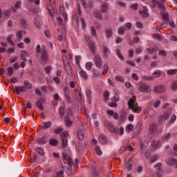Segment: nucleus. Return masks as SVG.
I'll use <instances>...</instances> for the list:
<instances>
[{
  "instance_id": "nucleus-1",
  "label": "nucleus",
  "mask_w": 177,
  "mask_h": 177,
  "mask_svg": "<svg viewBox=\"0 0 177 177\" xmlns=\"http://www.w3.org/2000/svg\"><path fill=\"white\" fill-rule=\"evenodd\" d=\"M127 104L129 106V109L132 110L133 113H139L142 111V107L138 106V104H136V97L131 98Z\"/></svg>"
},
{
  "instance_id": "nucleus-2",
  "label": "nucleus",
  "mask_w": 177,
  "mask_h": 177,
  "mask_svg": "<svg viewBox=\"0 0 177 177\" xmlns=\"http://www.w3.org/2000/svg\"><path fill=\"white\" fill-rule=\"evenodd\" d=\"M104 127L109 132H112V133H118V131H119L118 127L115 128L113 124L109 121L104 122Z\"/></svg>"
},
{
  "instance_id": "nucleus-3",
  "label": "nucleus",
  "mask_w": 177,
  "mask_h": 177,
  "mask_svg": "<svg viewBox=\"0 0 177 177\" xmlns=\"http://www.w3.org/2000/svg\"><path fill=\"white\" fill-rule=\"evenodd\" d=\"M138 91L140 92L148 93V92H151V87L147 84H141L138 87Z\"/></svg>"
},
{
  "instance_id": "nucleus-4",
  "label": "nucleus",
  "mask_w": 177,
  "mask_h": 177,
  "mask_svg": "<svg viewBox=\"0 0 177 177\" xmlns=\"http://www.w3.org/2000/svg\"><path fill=\"white\" fill-rule=\"evenodd\" d=\"M41 55V60H43L44 62H46V60H48V49L46 48V46H42Z\"/></svg>"
},
{
  "instance_id": "nucleus-5",
  "label": "nucleus",
  "mask_w": 177,
  "mask_h": 177,
  "mask_svg": "<svg viewBox=\"0 0 177 177\" xmlns=\"http://www.w3.org/2000/svg\"><path fill=\"white\" fill-rule=\"evenodd\" d=\"M94 63H95L96 67H97V68H102V65L103 62L102 61V58L100 57V56H99L97 55H95Z\"/></svg>"
},
{
  "instance_id": "nucleus-6",
  "label": "nucleus",
  "mask_w": 177,
  "mask_h": 177,
  "mask_svg": "<svg viewBox=\"0 0 177 177\" xmlns=\"http://www.w3.org/2000/svg\"><path fill=\"white\" fill-rule=\"evenodd\" d=\"M15 92L17 95L21 93V92H27V87L25 86H17L15 87Z\"/></svg>"
},
{
  "instance_id": "nucleus-7",
  "label": "nucleus",
  "mask_w": 177,
  "mask_h": 177,
  "mask_svg": "<svg viewBox=\"0 0 177 177\" xmlns=\"http://www.w3.org/2000/svg\"><path fill=\"white\" fill-rule=\"evenodd\" d=\"M63 157L64 160H65L66 161L64 162H66L69 167H71V165L73 164V159L70 158V156H68V154H67L66 153H63Z\"/></svg>"
},
{
  "instance_id": "nucleus-8",
  "label": "nucleus",
  "mask_w": 177,
  "mask_h": 177,
  "mask_svg": "<svg viewBox=\"0 0 177 177\" xmlns=\"http://www.w3.org/2000/svg\"><path fill=\"white\" fill-rule=\"evenodd\" d=\"M165 89L166 88L164 85H159L153 88V91L156 93H162Z\"/></svg>"
},
{
  "instance_id": "nucleus-9",
  "label": "nucleus",
  "mask_w": 177,
  "mask_h": 177,
  "mask_svg": "<svg viewBox=\"0 0 177 177\" xmlns=\"http://www.w3.org/2000/svg\"><path fill=\"white\" fill-rule=\"evenodd\" d=\"M39 127L41 128V129H43L44 131L45 129H48L49 128H50V127H52V122L51 121H48L46 122H42Z\"/></svg>"
},
{
  "instance_id": "nucleus-10",
  "label": "nucleus",
  "mask_w": 177,
  "mask_h": 177,
  "mask_svg": "<svg viewBox=\"0 0 177 177\" xmlns=\"http://www.w3.org/2000/svg\"><path fill=\"white\" fill-rule=\"evenodd\" d=\"M37 142L39 145H46V143H48V138L45 136L41 138H38L37 139Z\"/></svg>"
},
{
  "instance_id": "nucleus-11",
  "label": "nucleus",
  "mask_w": 177,
  "mask_h": 177,
  "mask_svg": "<svg viewBox=\"0 0 177 177\" xmlns=\"http://www.w3.org/2000/svg\"><path fill=\"white\" fill-rule=\"evenodd\" d=\"M91 172L93 174V177H99V173L96 171V163L93 162L91 164Z\"/></svg>"
},
{
  "instance_id": "nucleus-12",
  "label": "nucleus",
  "mask_w": 177,
  "mask_h": 177,
  "mask_svg": "<svg viewBox=\"0 0 177 177\" xmlns=\"http://www.w3.org/2000/svg\"><path fill=\"white\" fill-rule=\"evenodd\" d=\"M167 164H168L169 165H174V167L177 168V160L174 159V158H169L167 160Z\"/></svg>"
},
{
  "instance_id": "nucleus-13",
  "label": "nucleus",
  "mask_w": 177,
  "mask_h": 177,
  "mask_svg": "<svg viewBox=\"0 0 177 177\" xmlns=\"http://www.w3.org/2000/svg\"><path fill=\"white\" fill-rule=\"evenodd\" d=\"M75 97L79 103H81V102H82V95H81V93L80 92V91L76 90L75 91Z\"/></svg>"
},
{
  "instance_id": "nucleus-14",
  "label": "nucleus",
  "mask_w": 177,
  "mask_h": 177,
  "mask_svg": "<svg viewBox=\"0 0 177 177\" xmlns=\"http://www.w3.org/2000/svg\"><path fill=\"white\" fill-rule=\"evenodd\" d=\"M151 145H152L153 147H154L155 149H160V146H161V141L153 140L151 141Z\"/></svg>"
},
{
  "instance_id": "nucleus-15",
  "label": "nucleus",
  "mask_w": 177,
  "mask_h": 177,
  "mask_svg": "<svg viewBox=\"0 0 177 177\" xmlns=\"http://www.w3.org/2000/svg\"><path fill=\"white\" fill-rule=\"evenodd\" d=\"M21 5V1H17L15 4H14V6L11 7V9L12 12H17V9H20Z\"/></svg>"
},
{
  "instance_id": "nucleus-16",
  "label": "nucleus",
  "mask_w": 177,
  "mask_h": 177,
  "mask_svg": "<svg viewBox=\"0 0 177 177\" xmlns=\"http://www.w3.org/2000/svg\"><path fill=\"white\" fill-rule=\"evenodd\" d=\"M157 124L155 123H152L150 126H149V132L151 133H156V132H157Z\"/></svg>"
},
{
  "instance_id": "nucleus-17",
  "label": "nucleus",
  "mask_w": 177,
  "mask_h": 177,
  "mask_svg": "<svg viewBox=\"0 0 177 177\" xmlns=\"http://www.w3.org/2000/svg\"><path fill=\"white\" fill-rule=\"evenodd\" d=\"M98 140L102 143V145H106V143H107V138H106L103 134H100L99 136Z\"/></svg>"
},
{
  "instance_id": "nucleus-18",
  "label": "nucleus",
  "mask_w": 177,
  "mask_h": 177,
  "mask_svg": "<svg viewBox=\"0 0 177 177\" xmlns=\"http://www.w3.org/2000/svg\"><path fill=\"white\" fill-rule=\"evenodd\" d=\"M158 9L160 10V15H162L165 12V6L160 1L156 2Z\"/></svg>"
},
{
  "instance_id": "nucleus-19",
  "label": "nucleus",
  "mask_w": 177,
  "mask_h": 177,
  "mask_svg": "<svg viewBox=\"0 0 177 177\" xmlns=\"http://www.w3.org/2000/svg\"><path fill=\"white\" fill-rule=\"evenodd\" d=\"M65 123L66 127H71L73 125V122L71 121V119H70V115H67L65 117Z\"/></svg>"
},
{
  "instance_id": "nucleus-20",
  "label": "nucleus",
  "mask_w": 177,
  "mask_h": 177,
  "mask_svg": "<svg viewBox=\"0 0 177 177\" xmlns=\"http://www.w3.org/2000/svg\"><path fill=\"white\" fill-rule=\"evenodd\" d=\"M105 35L106 38H111L113 37V30L111 28L106 29Z\"/></svg>"
},
{
  "instance_id": "nucleus-21",
  "label": "nucleus",
  "mask_w": 177,
  "mask_h": 177,
  "mask_svg": "<svg viewBox=\"0 0 177 177\" xmlns=\"http://www.w3.org/2000/svg\"><path fill=\"white\" fill-rule=\"evenodd\" d=\"M62 148L66 149L68 145V140H67V138H62Z\"/></svg>"
},
{
  "instance_id": "nucleus-22",
  "label": "nucleus",
  "mask_w": 177,
  "mask_h": 177,
  "mask_svg": "<svg viewBox=\"0 0 177 177\" xmlns=\"http://www.w3.org/2000/svg\"><path fill=\"white\" fill-rule=\"evenodd\" d=\"M168 118H169V114H168V112H165L160 116V121H165V120H168Z\"/></svg>"
},
{
  "instance_id": "nucleus-23",
  "label": "nucleus",
  "mask_w": 177,
  "mask_h": 177,
  "mask_svg": "<svg viewBox=\"0 0 177 177\" xmlns=\"http://www.w3.org/2000/svg\"><path fill=\"white\" fill-rule=\"evenodd\" d=\"M16 35H17L16 41L20 42L21 39H23V33H21V31H18Z\"/></svg>"
},
{
  "instance_id": "nucleus-24",
  "label": "nucleus",
  "mask_w": 177,
  "mask_h": 177,
  "mask_svg": "<svg viewBox=\"0 0 177 177\" xmlns=\"http://www.w3.org/2000/svg\"><path fill=\"white\" fill-rule=\"evenodd\" d=\"M49 145H50V146H57V145H59V142H57V140L55 138H51L49 140Z\"/></svg>"
},
{
  "instance_id": "nucleus-25",
  "label": "nucleus",
  "mask_w": 177,
  "mask_h": 177,
  "mask_svg": "<svg viewBox=\"0 0 177 177\" xmlns=\"http://www.w3.org/2000/svg\"><path fill=\"white\" fill-rule=\"evenodd\" d=\"M161 15L162 20H164L165 21H168L169 20V15L167 12H165V11H164V12Z\"/></svg>"
},
{
  "instance_id": "nucleus-26",
  "label": "nucleus",
  "mask_w": 177,
  "mask_h": 177,
  "mask_svg": "<svg viewBox=\"0 0 177 177\" xmlns=\"http://www.w3.org/2000/svg\"><path fill=\"white\" fill-rule=\"evenodd\" d=\"M77 138L79 140H84L85 136L84 134V131H77Z\"/></svg>"
},
{
  "instance_id": "nucleus-27",
  "label": "nucleus",
  "mask_w": 177,
  "mask_h": 177,
  "mask_svg": "<svg viewBox=\"0 0 177 177\" xmlns=\"http://www.w3.org/2000/svg\"><path fill=\"white\" fill-rule=\"evenodd\" d=\"M162 72L161 71H156L152 73V77L153 78H159V77L161 75Z\"/></svg>"
},
{
  "instance_id": "nucleus-28",
  "label": "nucleus",
  "mask_w": 177,
  "mask_h": 177,
  "mask_svg": "<svg viewBox=\"0 0 177 177\" xmlns=\"http://www.w3.org/2000/svg\"><path fill=\"white\" fill-rule=\"evenodd\" d=\"M35 150L36 152L38 153V154H39L40 156H45V151L44 150V149L41 147H37Z\"/></svg>"
},
{
  "instance_id": "nucleus-29",
  "label": "nucleus",
  "mask_w": 177,
  "mask_h": 177,
  "mask_svg": "<svg viewBox=\"0 0 177 177\" xmlns=\"http://www.w3.org/2000/svg\"><path fill=\"white\" fill-rule=\"evenodd\" d=\"M86 125V123L83 122L77 127V132H84V129L85 128V126Z\"/></svg>"
},
{
  "instance_id": "nucleus-30",
  "label": "nucleus",
  "mask_w": 177,
  "mask_h": 177,
  "mask_svg": "<svg viewBox=\"0 0 177 177\" xmlns=\"http://www.w3.org/2000/svg\"><path fill=\"white\" fill-rule=\"evenodd\" d=\"M100 10L102 13H106L107 10H109V8L107 7V3L103 4L100 8Z\"/></svg>"
},
{
  "instance_id": "nucleus-31",
  "label": "nucleus",
  "mask_w": 177,
  "mask_h": 177,
  "mask_svg": "<svg viewBox=\"0 0 177 177\" xmlns=\"http://www.w3.org/2000/svg\"><path fill=\"white\" fill-rule=\"evenodd\" d=\"M94 16L95 17H96V19H98V20H103V17L102 16V14L99 11L95 12Z\"/></svg>"
},
{
  "instance_id": "nucleus-32",
  "label": "nucleus",
  "mask_w": 177,
  "mask_h": 177,
  "mask_svg": "<svg viewBox=\"0 0 177 177\" xmlns=\"http://www.w3.org/2000/svg\"><path fill=\"white\" fill-rule=\"evenodd\" d=\"M171 91H176L177 89V81H173L171 82Z\"/></svg>"
},
{
  "instance_id": "nucleus-33",
  "label": "nucleus",
  "mask_w": 177,
  "mask_h": 177,
  "mask_svg": "<svg viewBox=\"0 0 177 177\" xmlns=\"http://www.w3.org/2000/svg\"><path fill=\"white\" fill-rule=\"evenodd\" d=\"M103 50H104V57H109V53H110V50L109 49V48H107V46H104L103 47Z\"/></svg>"
},
{
  "instance_id": "nucleus-34",
  "label": "nucleus",
  "mask_w": 177,
  "mask_h": 177,
  "mask_svg": "<svg viewBox=\"0 0 177 177\" xmlns=\"http://www.w3.org/2000/svg\"><path fill=\"white\" fill-rule=\"evenodd\" d=\"M26 56H28V53H27V51H23L21 53V58L22 60L27 62V59H26Z\"/></svg>"
},
{
  "instance_id": "nucleus-35",
  "label": "nucleus",
  "mask_w": 177,
  "mask_h": 177,
  "mask_svg": "<svg viewBox=\"0 0 177 177\" xmlns=\"http://www.w3.org/2000/svg\"><path fill=\"white\" fill-rule=\"evenodd\" d=\"M169 138H171V133H167L162 137V140H163V142H165L167 140H169Z\"/></svg>"
},
{
  "instance_id": "nucleus-36",
  "label": "nucleus",
  "mask_w": 177,
  "mask_h": 177,
  "mask_svg": "<svg viewBox=\"0 0 177 177\" xmlns=\"http://www.w3.org/2000/svg\"><path fill=\"white\" fill-rule=\"evenodd\" d=\"M90 49L92 53H96V46H95V43H90Z\"/></svg>"
},
{
  "instance_id": "nucleus-37",
  "label": "nucleus",
  "mask_w": 177,
  "mask_h": 177,
  "mask_svg": "<svg viewBox=\"0 0 177 177\" xmlns=\"http://www.w3.org/2000/svg\"><path fill=\"white\" fill-rule=\"evenodd\" d=\"M167 74L168 75H174L175 74H177V69H171L167 71Z\"/></svg>"
},
{
  "instance_id": "nucleus-38",
  "label": "nucleus",
  "mask_w": 177,
  "mask_h": 177,
  "mask_svg": "<svg viewBox=\"0 0 177 177\" xmlns=\"http://www.w3.org/2000/svg\"><path fill=\"white\" fill-rule=\"evenodd\" d=\"M47 9L49 12L50 15L53 17V16H55V10H53V9H52V6H48Z\"/></svg>"
},
{
  "instance_id": "nucleus-39",
  "label": "nucleus",
  "mask_w": 177,
  "mask_h": 177,
  "mask_svg": "<svg viewBox=\"0 0 177 177\" xmlns=\"http://www.w3.org/2000/svg\"><path fill=\"white\" fill-rule=\"evenodd\" d=\"M133 131V124H129L126 127V132H131Z\"/></svg>"
},
{
  "instance_id": "nucleus-40",
  "label": "nucleus",
  "mask_w": 177,
  "mask_h": 177,
  "mask_svg": "<svg viewBox=\"0 0 177 177\" xmlns=\"http://www.w3.org/2000/svg\"><path fill=\"white\" fill-rule=\"evenodd\" d=\"M95 153L97 154V156H102L103 154V152L102 151V149H100V147L97 146L95 147Z\"/></svg>"
},
{
  "instance_id": "nucleus-41",
  "label": "nucleus",
  "mask_w": 177,
  "mask_h": 177,
  "mask_svg": "<svg viewBox=\"0 0 177 177\" xmlns=\"http://www.w3.org/2000/svg\"><path fill=\"white\" fill-rule=\"evenodd\" d=\"M66 71L68 75H69L70 77H71V75H73V71H71V66H68L66 68Z\"/></svg>"
},
{
  "instance_id": "nucleus-42",
  "label": "nucleus",
  "mask_w": 177,
  "mask_h": 177,
  "mask_svg": "<svg viewBox=\"0 0 177 177\" xmlns=\"http://www.w3.org/2000/svg\"><path fill=\"white\" fill-rule=\"evenodd\" d=\"M66 174L67 175H68V176H71L74 174V172L73 171V167H71V166H69V167H68Z\"/></svg>"
},
{
  "instance_id": "nucleus-43",
  "label": "nucleus",
  "mask_w": 177,
  "mask_h": 177,
  "mask_svg": "<svg viewBox=\"0 0 177 177\" xmlns=\"http://www.w3.org/2000/svg\"><path fill=\"white\" fill-rule=\"evenodd\" d=\"M109 71V66L107 64H104L103 66L102 75H106V73Z\"/></svg>"
},
{
  "instance_id": "nucleus-44",
  "label": "nucleus",
  "mask_w": 177,
  "mask_h": 177,
  "mask_svg": "<svg viewBox=\"0 0 177 177\" xmlns=\"http://www.w3.org/2000/svg\"><path fill=\"white\" fill-rule=\"evenodd\" d=\"M155 168H157V171L159 172H162V169L161 168V163L158 162L154 165Z\"/></svg>"
},
{
  "instance_id": "nucleus-45",
  "label": "nucleus",
  "mask_w": 177,
  "mask_h": 177,
  "mask_svg": "<svg viewBox=\"0 0 177 177\" xmlns=\"http://www.w3.org/2000/svg\"><path fill=\"white\" fill-rule=\"evenodd\" d=\"M13 37V35H11L7 37V41L9 44H10L12 46H15V43L13 41H12V38Z\"/></svg>"
},
{
  "instance_id": "nucleus-46",
  "label": "nucleus",
  "mask_w": 177,
  "mask_h": 177,
  "mask_svg": "<svg viewBox=\"0 0 177 177\" xmlns=\"http://www.w3.org/2000/svg\"><path fill=\"white\" fill-rule=\"evenodd\" d=\"M80 75L84 78V80H88V75H86V73L84 71H81L80 72Z\"/></svg>"
},
{
  "instance_id": "nucleus-47",
  "label": "nucleus",
  "mask_w": 177,
  "mask_h": 177,
  "mask_svg": "<svg viewBox=\"0 0 177 177\" xmlns=\"http://www.w3.org/2000/svg\"><path fill=\"white\" fill-rule=\"evenodd\" d=\"M158 158V156H157V155H155V156H151V158H150V160H149V162L151 163V164H153V162H154V161H157V159Z\"/></svg>"
},
{
  "instance_id": "nucleus-48",
  "label": "nucleus",
  "mask_w": 177,
  "mask_h": 177,
  "mask_svg": "<svg viewBox=\"0 0 177 177\" xmlns=\"http://www.w3.org/2000/svg\"><path fill=\"white\" fill-rule=\"evenodd\" d=\"M153 38L156 39H158L159 41H162V36L160 35V34H154L152 35Z\"/></svg>"
},
{
  "instance_id": "nucleus-49",
  "label": "nucleus",
  "mask_w": 177,
  "mask_h": 177,
  "mask_svg": "<svg viewBox=\"0 0 177 177\" xmlns=\"http://www.w3.org/2000/svg\"><path fill=\"white\" fill-rule=\"evenodd\" d=\"M36 106L40 110H44V106L42 105V102H41V101H37L36 102Z\"/></svg>"
},
{
  "instance_id": "nucleus-50",
  "label": "nucleus",
  "mask_w": 177,
  "mask_h": 177,
  "mask_svg": "<svg viewBox=\"0 0 177 177\" xmlns=\"http://www.w3.org/2000/svg\"><path fill=\"white\" fill-rule=\"evenodd\" d=\"M56 177H64V171L61 170L56 173Z\"/></svg>"
},
{
  "instance_id": "nucleus-51",
  "label": "nucleus",
  "mask_w": 177,
  "mask_h": 177,
  "mask_svg": "<svg viewBox=\"0 0 177 177\" xmlns=\"http://www.w3.org/2000/svg\"><path fill=\"white\" fill-rule=\"evenodd\" d=\"M30 12H32L33 13H39V9L38 8H34L31 7L30 8Z\"/></svg>"
},
{
  "instance_id": "nucleus-52",
  "label": "nucleus",
  "mask_w": 177,
  "mask_h": 177,
  "mask_svg": "<svg viewBox=\"0 0 177 177\" xmlns=\"http://www.w3.org/2000/svg\"><path fill=\"white\" fill-rule=\"evenodd\" d=\"M0 21L3 23L5 21V17H3V12H2V9L0 8Z\"/></svg>"
},
{
  "instance_id": "nucleus-53",
  "label": "nucleus",
  "mask_w": 177,
  "mask_h": 177,
  "mask_svg": "<svg viewBox=\"0 0 177 177\" xmlns=\"http://www.w3.org/2000/svg\"><path fill=\"white\" fill-rule=\"evenodd\" d=\"M64 106H62L59 108V115H61V117H63V115H64Z\"/></svg>"
},
{
  "instance_id": "nucleus-54",
  "label": "nucleus",
  "mask_w": 177,
  "mask_h": 177,
  "mask_svg": "<svg viewBox=\"0 0 177 177\" xmlns=\"http://www.w3.org/2000/svg\"><path fill=\"white\" fill-rule=\"evenodd\" d=\"M116 53L120 60H124V56H122V54H121V51H120V50H117Z\"/></svg>"
},
{
  "instance_id": "nucleus-55",
  "label": "nucleus",
  "mask_w": 177,
  "mask_h": 177,
  "mask_svg": "<svg viewBox=\"0 0 177 177\" xmlns=\"http://www.w3.org/2000/svg\"><path fill=\"white\" fill-rule=\"evenodd\" d=\"M139 13L143 16V17H149V12L147 11H142L140 10Z\"/></svg>"
},
{
  "instance_id": "nucleus-56",
  "label": "nucleus",
  "mask_w": 177,
  "mask_h": 177,
  "mask_svg": "<svg viewBox=\"0 0 177 177\" xmlns=\"http://www.w3.org/2000/svg\"><path fill=\"white\" fill-rule=\"evenodd\" d=\"M136 172H138V174H142V172H143V167L142 165H139L136 168Z\"/></svg>"
},
{
  "instance_id": "nucleus-57",
  "label": "nucleus",
  "mask_w": 177,
  "mask_h": 177,
  "mask_svg": "<svg viewBox=\"0 0 177 177\" xmlns=\"http://www.w3.org/2000/svg\"><path fill=\"white\" fill-rule=\"evenodd\" d=\"M131 8L133 10H138V9L139 8V5L138 3H133L131 6Z\"/></svg>"
},
{
  "instance_id": "nucleus-58",
  "label": "nucleus",
  "mask_w": 177,
  "mask_h": 177,
  "mask_svg": "<svg viewBox=\"0 0 177 177\" xmlns=\"http://www.w3.org/2000/svg\"><path fill=\"white\" fill-rule=\"evenodd\" d=\"M115 80H116V81H119L120 82H124V77H122V76H115Z\"/></svg>"
},
{
  "instance_id": "nucleus-59",
  "label": "nucleus",
  "mask_w": 177,
  "mask_h": 177,
  "mask_svg": "<svg viewBox=\"0 0 177 177\" xmlns=\"http://www.w3.org/2000/svg\"><path fill=\"white\" fill-rule=\"evenodd\" d=\"M119 130H118V133H117L118 134V132H119V135L121 136L122 135H124V127H120V128H118Z\"/></svg>"
},
{
  "instance_id": "nucleus-60",
  "label": "nucleus",
  "mask_w": 177,
  "mask_h": 177,
  "mask_svg": "<svg viewBox=\"0 0 177 177\" xmlns=\"http://www.w3.org/2000/svg\"><path fill=\"white\" fill-rule=\"evenodd\" d=\"M64 95H70V88H68V86H65L64 88Z\"/></svg>"
},
{
  "instance_id": "nucleus-61",
  "label": "nucleus",
  "mask_w": 177,
  "mask_h": 177,
  "mask_svg": "<svg viewBox=\"0 0 177 177\" xmlns=\"http://www.w3.org/2000/svg\"><path fill=\"white\" fill-rule=\"evenodd\" d=\"M55 133H56L57 135H59V133H61V132H63V128H59V129H56L54 130Z\"/></svg>"
},
{
  "instance_id": "nucleus-62",
  "label": "nucleus",
  "mask_w": 177,
  "mask_h": 177,
  "mask_svg": "<svg viewBox=\"0 0 177 177\" xmlns=\"http://www.w3.org/2000/svg\"><path fill=\"white\" fill-rule=\"evenodd\" d=\"M91 35H93V37H96V29H95L93 26H91Z\"/></svg>"
},
{
  "instance_id": "nucleus-63",
  "label": "nucleus",
  "mask_w": 177,
  "mask_h": 177,
  "mask_svg": "<svg viewBox=\"0 0 177 177\" xmlns=\"http://www.w3.org/2000/svg\"><path fill=\"white\" fill-rule=\"evenodd\" d=\"M131 28H132V24L131 23H127L124 25V28H126V30H131Z\"/></svg>"
},
{
  "instance_id": "nucleus-64",
  "label": "nucleus",
  "mask_w": 177,
  "mask_h": 177,
  "mask_svg": "<svg viewBox=\"0 0 177 177\" xmlns=\"http://www.w3.org/2000/svg\"><path fill=\"white\" fill-rule=\"evenodd\" d=\"M8 75H10V76L13 75V68H12V67H8Z\"/></svg>"
}]
</instances>
